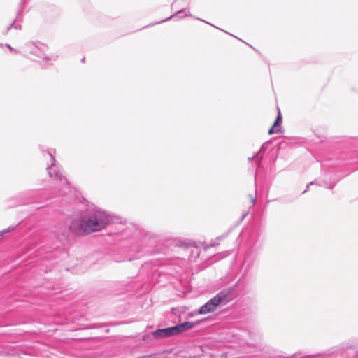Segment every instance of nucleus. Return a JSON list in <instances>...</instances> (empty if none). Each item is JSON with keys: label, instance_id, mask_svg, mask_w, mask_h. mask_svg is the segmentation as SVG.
Segmentation results:
<instances>
[{"label": "nucleus", "instance_id": "obj_1", "mask_svg": "<svg viewBox=\"0 0 358 358\" xmlns=\"http://www.w3.org/2000/svg\"><path fill=\"white\" fill-rule=\"evenodd\" d=\"M109 222L106 212L98 209L87 210L71 221L69 230L73 235L83 236L103 229Z\"/></svg>", "mask_w": 358, "mask_h": 358}, {"label": "nucleus", "instance_id": "obj_2", "mask_svg": "<svg viewBox=\"0 0 358 358\" xmlns=\"http://www.w3.org/2000/svg\"><path fill=\"white\" fill-rule=\"evenodd\" d=\"M227 294L223 292H219L213 298L202 306L199 308L198 313L203 315L213 312L219 305L221 303L225 304L227 302Z\"/></svg>", "mask_w": 358, "mask_h": 358}, {"label": "nucleus", "instance_id": "obj_3", "mask_svg": "<svg viewBox=\"0 0 358 358\" xmlns=\"http://www.w3.org/2000/svg\"><path fill=\"white\" fill-rule=\"evenodd\" d=\"M26 48L31 54L39 58H45V52L47 49L45 45L41 43L29 42L26 44Z\"/></svg>", "mask_w": 358, "mask_h": 358}, {"label": "nucleus", "instance_id": "obj_4", "mask_svg": "<svg viewBox=\"0 0 358 358\" xmlns=\"http://www.w3.org/2000/svg\"><path fill=\"white\" fill-rule=\"evenodd\" d=\"M55 153V150H53V152H52L51 150L49 151V155L51 158L52 164L50 166H48L47 168L48 171V174L50 177H55V179L58 180H62L63 178V176L59 173L57 167L56 166V160L55 159L54 155ZM64 179L65 180V182L67 183L66 179L64 177Z\"/></svg>", "mask_w": 358, "mask_h": 358}, {"label": "nucleus", "instance_id": "obj_5", "mask_svg": "<svg viewBox=\"0 0 358 358\" xmlns=\"http://www.w3.org/2000/svg\"><path fill=\"white\" fill-rule=\"evenodd\" d=\"M177 327H171L164 329H158L152 332V335L155 338H164L172 336L177 335Z\"/></svg>", "mask_w": 358, "mask_h": 358}, {"label": "nucleus", "instance_id": "obj_6", "mask_svg": "<svg viewBox=\"0 0 358 358\" xmlns=\"http://www.w3.org/2000/svg\"><path fill=\"white\" fill-rule=\"evenodd\" d=\"M194 323L192 322H185L182 324L176 325L175 327H177L176 334L177 335L180 334V333L187 331L188 329H190L194 327Z\"/></svg>", "mask_w": 358, "mask_h": 358}, {"label": "nucleus", "instance_id": "obj_7", "mask_svg": "<svg viewBox=\"0 0 358 358\" xmlns=\"http://www.w3.org/2000/svg\"><path fill=\"white\" fill-rule=\"evenodd\" d=\"M12 28H14L15 29H21V25L17 24V20H15L13 23H12L11 24H10L6 29V31H4V34H7L8 31L12 29Z\"/></svg>", "mask_w": 358, "mask_h": 358}, {"label": "nucleus", "instance_id": "obj_8", "mask_svg": "<svg viewBox=\"0 0 358 358\" xmlns=\"http://www.w3.org/2000/svg\"><path fill=\"white\" fill-rule=\"evenodd\" d=\"M282 118L281 116V113H280V109L278 108V116H277L276 120L273 124V127H277L278 126H280L282 124Z\"/></svg>", "mask_w": 358, "mask_h": 358}, {"label": "nucleus", "instance_id": "obj_9", "mask_svg": "<svg viewBox=\"0 0 358 358\" xmlns=\"http://www.w3.org/2000/svg\"><path fill=\"white\" fill-rule=\"evenodd\" d=\"M262 158H263V156H262V155H260L259 154V152H257V153H256L253 157H249V158H248V160H249V161H250V160H252V159H256V160H257V165H258V166H259L260 162H261V161H262Z\"/></svg>", "mask_w": 358, "mask_h": 358}, {"label": "nucleus", "instance_id": "obj_10", "mask_svg": "<svg viewBox=\"0 0 358 358\" xmlns=\"http://www.w3.org/2000/svg\"><path fill=\"white\" fill-rule=\"evenodd\" d=\"M276 127H273V125L270 128L269 131H268V134H274V133H278L279 132V129H275Z\"/></svg>", "mask_w": 358, "mask_h": 358}, {"label": "nucleus", "instance_id": "obj_11", "mask_svg": "<svg viewBox=\"0 0 358 358\" xmlns=\"http://www.w3.org/2000/svg\"><path fill=\"white\" fill-rule=\"evenodd\" d=\"M5 46L7 47L10 50H13V48L9 44H5Z\"/></svg>", "mask_w": 358, "mask_h": 358}, {"label": "nucleus", "instance_id": "obj_12", "mask_svg": "<svg viewBox=\"0 0 358 358\" xmlns=\"http://www.w3.org/2000/svg\"><path fill=\"white\" fill-rule=\"evenodd\" d=\"M251 201H252V205H254L255 203V202H256L255 198L251 197Z\"/></svg>", "mask_w": 358, "mask_h": 358}, {"label": "nucleus", "instance_id": "obj_13", "mask_svg": "<svg viewBox=\"0 0 358 358\" xmlns=\"http://www.w3.org/2000/svg\"><path fill=\"white\" fill-rule=\"evenodd\" d=\"M313 182H310L309 184H308L307 187H306V189H308L310 185H313ZM307 191V189H306L303 192H306Z\"/></svg>", "mask_w": 358, "mask_h": 358}, {"label": "nucleus", "instance_id": "obj_14", "mask_svg": "<svg viewBox=\"0 0 358 358\" xmlns=\"http://www.w3.org/2000/svg\"><path fill=\"white\" fill-rule=\"evenodd\" d=\"M182 10L178 11V12L176 13V15H178L180 13H182Z\"/></svg>", "mask_w": 358, "mask_h": 358}, {"label": "nucleus", "instance_id": "obj_15", "mask_svg": "<svg viewBox=\"0 0 358 358\" xmlns=\"http://www.w3.org/2000/svg\"><path fill=\"white\" fill-rule=\"evenodd\" d=\"M264 144H263V145H262L260 150H263V149H264Z\"/></svg>", "mask_w": 358, "mask_h": 358}, {"label": "nucleus", "instance_id": "obj_16", "mask_svg": "<svg viewBox=\"0 0 358 358\" xmlns=\"http://www.w3.org/2000/svg\"><path fill=\"white\" fill-rule=\"evenodd\" d=\"M85 57H83V58L81 59V62H85Z\"/></svg>", "mask_w": 358, "mask_h": 358}, {"label": "nucleus", "instance_id": "obj_17", "mask_svg": "<svg viewBox=\"0 0 358 358\" xmlns=\"http://www.w3.org/2000/svg\"><path fill=\"white\" fill-rule=\"evenodd\" d=\"M189 15H189V14H188V13H186V14H185V16H189Z\"/></svg>", "mask_w": 358, "mask_h": 358}]
</instances>
